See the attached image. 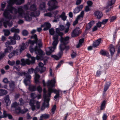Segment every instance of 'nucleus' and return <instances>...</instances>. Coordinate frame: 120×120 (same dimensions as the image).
I'll return each instance as SVG.
<instances>
[{"mask_svg":"<svg viewBox=\"0 0 120 120\" xmlns=\"http://www.w3.org/2000/svg\"><path fill=\"white\" fill-rule=\"evenodd\" d=\"M24 0H9L8 2V5L7 8V10H5L3 13V15L4 17L7 19L10 20L12 19V16L10 14L9 11L15 15L17 14L18 12L19 16L24 18L26 21H30L32 20V15L35 16L39 15V13L38 11L36 15L33 14L32 13L30 17L29 16H25L22 6H20L18 7V10L12 6L15 3L17 5H20L24 3Z\"/></svg>","mask_w":120,"mask_h":120,"instance_id":"nucleus-1","label":"nucleus"},{"mask_svg":"<svg viewBox=\"0 0 120 120\" xmlns=\"http://www.w3.org/2000/svg\"><path fill=\"white\" fill-rule=\"evenodd\" d=\"M56 30L58 35H54L53 36V38L54 41L52 43V45L53 47L47 48L46 49V53L47 55H50L51 53L53 52L56 49V46L59 42L58 40V36H60L61 37L60 38L61 44L60 46L65 48H69V47H66L65 45L69 42L70 37L68 36L64 38L62 36L64 35L63 33L60 32L58 29H56Z\"/></svg>","mask_w":120,"mask_h":120,"instance_id":"nucleus-2","label":"nucleus"},{"mask_svg":"<svg viewBox=\"0 0 120 120\" xmlns=\"http://www.w3.org/2000/svg\"><path fill=\"white\" fill-rule=\"evenodd\" d=\"M30 96L32 98L29 101V104L33 111L37 109H39L40 106V102L38 101H35L34 99L37 97V95L35 93H31Z\"/></svg>","mask_w":120,"mask_h":120,"instance_id":"nucleus-3","label":"nucleus"},{"mask_svg":"<svg viewBox=\"0 0 120 120\" xmlns=\"http://www.w3.org/2000/svg\"><path fill=\"white\" fill-rule=\"evenodd\" d=\"M56 81L54 80H49L47 82V86L48 88V91L50 92V94L54 92L56 94H59V90L55 89H53L52 87L55 86Z\"/></svg>","mask_w":120,"mask_h":120,"instance_id":"nucleus-4","label":"nucleus"},{"mask_svg":"<svg viewBox=\"0 0 120 120\" xmlns=\"http://www.w3.org/2000/svg\"><path fill=\"white\" fill-rule=\"evenodd\" d=\"M30 51L31 53L34 51L36 54H38L40 55V56H36L37 60H39L43 59V56L44 54V52L37 46H36L34 48H32L31 47L30 49Z\"/></svg>","mask_w":120,"mask_h":120,"instance_id":"nucleus-5","label":"nucleus"},{"mask_svg":"<svg viewBox=\"0 0 120 120\" xmlns=\"http://www.w3.org/2000/svg\"><path fill=\"white\" fill-rule=\"evenodd\" d=\"M18 75L19 76H22L23 75L26 77V78L24 80V83L26 85H27L30 82V79L31 78L30 75L28 74L26 72H18L17 73Z\"/></svg>","mask_w":120,"mask_h":120,"instance_id":"nucleus-6","label":"nucleus"},{"mask_svg":"<svg viewBox=\"0 0 120 120\" xmlns=\"http://www.w3.org/2000/svg\"><path fill=\"white\" fill-rule=\"evenodd\" d=\"M37 6L35 4H33L31 5L30 7V10L32 11H33V12H30V14L29 13L28 14V13H27L26 14H25V16L26 15L27 16H29L30 17V15H31V13H32V14L34 15H36L38 13V11L39 12V14L37 16H34V15H32L31 16V18L32 19V16H34V17H36L37 16H38L40 14V12L39 11H35L37 9Z\"/></svg>","mask_w":120,"mask_h":120,"instance_id":"nucleus-7","label":"nucleus"},{"mask_svg":"<svg viewBox=\"0 0 120 120\" xmlns=\"http://www.w3.org/2000/svg\"><path fill=\"white\" fill-rule=\"evenodd\" d=\"M58 3L56 0H52L48 3V5L50 6L48 9L49 11H51L58 8L59 6L57 5Z\"/></svg>","mask_w":120,"mask_h":120,"instance_id":"nucleus-8","label":"nucleus"},{"mask_svg":"<svg viewBox=\"0 0 120 120\" xmlns=\"http://www.w3.org/2000/svg\"><path fill=\"white\" fill-rule=\"evenodd\" d=\"M38 66H37L35 69V73L40 71L41 73L45 71L46 70L45 67L43 66V64L41 62L38 64Z\"/></svg>","mask_w":120,"mask_h":120,"instance_id":"nucleus-9","label":"nucleus"},{"mask_svg":"<svg viewBox=\"0 0 120 120\" xmlns=\"http://www.w3.org/2000/svg\"><path fill=\"white\" fill-rule=\"evenodd\" d=\"M80 33L79 28V27L76 28L72 33L71 36L72 37H75L78 36Z\"/></svg>","mask_w":120,"mask_h":120,"instance_id":"nucleus-10","label":"nucleus"},{"mask_svg":"<svg viewBox=\"0 0 120 120\" xmlns=\"http://www.w3.org/2000/svg\"><path fill=\"white\" fill-rule=\"evenodd\" d=\"M43 98L45 101L47 100H50L49 98L51 97V94L50 92L48 91V92L46 93V91L45 89H44L43 90Z\"/></svg>","mask_w":120,"mask_h":120,"instance_id":"nucleus-11","label":"nucleus"},{"mask_svg":"<svg viewBox=\"0 0 120 120\" xmlns=\"http://www.w3.org/2000/svg\"><path fill=\"white\" fill-rule=\"evenodd\" d=\"M50 100H47L45 101L44 99V101L42 104L41 108V110H43L45 109V107H48L49 106V102Z\"/></svg>","mask_w":120,"mask_h":120,"instance_id":"nucleus-12","label":"nucleus"},{"mask_svg":"<svg viewBox=\"0 0 120 120\" xmlns=\"http://www.w3.org/2000/svg\"><path fill=\"white\" fill-rule=\"evenodd\" d=\"M94 15L98 19H100L103 16L102 13L99 11H95L94 13Z\"/></svg>","mask_w":120,"mask_h":120,"instance_id":"nucleus-13","label":"nucleus"},{"mask_svg":"<svg viewBox=\"0 0 120 120\" xmlns=\"http://www.w3.org/2000/svg\"><path fill=\"white\" fill-rule=\"evenodd\" d=\"M116 0H111L110 2H108V5L107 7L109 8H111V6L115 2ZM111 8L109 9H106V12H108L110 10Z\"/></svg>","mask_w":120,"mask_h":120,"instance_id":"nucleus-14","label":"nucleus"},{"mask_svg":"<svg viewBox=\"0 0 120 120\" xmlns=\"http://www.w3.org/2000/svg\"><path fill=\"white\" fill-rule=\"evenodd\" d=\"M83 6L82 5H81L76 7L75 9L73 12L75 14L79 12V11L82 10L83 8Z\"/></svg>","mask_w":120,"mask_h":120,"instance_id":"nucleus-15","label":"nucleus"},{"mask_svg":"<svg viewBox=\"0 0 120 120\" xmlns=\"http://www.w3.org/2000/svg\"><path fill=\"white\" fill-rule=\"evenodd\" d=\"M21 61L22 62L21 64L23 66H24L26 64H30V62L29 61V59H21Z\"/></svg>","mask_w":120,"mask_h":120,"instance_id":"nucleus-16","label":"nucleus"},{"mask_svg":"<svg viewBox=\"0 0 120 120\" xmlns=\"http://www.w3.org/2000/svg\"><path fill=\"white\" fill-rule=\"evenodd\" d=\"M109 47L111 55L112 56L115 52L114 46L112 44H111L109 45Z\"/></svg>","mask_w":120,"mask_h":120,"instance_id":"nucleus-17","label":"nucleus"},{"mask_svg":"<svg viewBox=\"0 0 120 120\" xmlns=\"http://www.w3.org/2000/svg\"><path fill=\"white\" fill-rule=\"evenodd\" d=\"M4 100L7 106L9 105L11 102L10 100L9 96L8 95H7L5 98Z\"/></svg>","mask_w":120,"mask_h":120,"instance_id":"nucleus-18","label":"nucleus"},{"mask_svg":"<svg viewBox=\"0 0 120 120\" xmlns=\"http://www.w3.org/2000/svg\"><path fill=\"white\" fill-rule=\"evenodd\" d=\"M101 39L100 38L94 42L93 44V47H95L98 46L101 43Z\"/></svg>","mask_w":120,"mask_h":120,"instance_id":"nucleus-19","label":"nucleus"},{"mask_svg":"<svg viewBox=\"0 0 120 120\" xmlns=\"http://www.w3.org/2000/svg\"><path fill=\"white\" fill-rule=\"evenodd\" d=\"M26 45L24 43H22L21 46V47L20 49V52H21L22 51L25 49L28 45V42H26Z\"/></svg>","mask_w":120,"mask_h":120,"instance_id":"nucleus-20","label":"nucleus"},{"mask_svg":"<svg viewBox=\"0 0 120 120\" xmlns=\"http://www.w3.org/2000/svg\"><path fill=\"white\" fill-rule=\"evenodd\" d=\"M9 84L10 90H13L15 87V82L13 81H11L9 82Z\"/></svg>","mask_w":120,"mask_h":120,"instance_id":"nucleus-21","label":"nucleus"},{"mask_svg":"<svg viewBox=\"0 0 120 120\" xmlns=\"http://www.w3.org/2000/svg\"><path fill=\"white\" fill-rule=\"evenodd\" d=\"M13 24V23L12 21L10 22L9 21L4 22H3L4 26L6 28L7 27V25L10 27H11Z\"/></svg>","mask_w":120,"mask_h":120,"instance_id":"nucleus-22","label":"nucleus"},{"mask_svg":"<svg viewBox=\"0 0 120 120\" xmlns=\"http://www.w3.org/2000/svg\"><path fill=\"white\" fill-rule=\"evenodd\" d=\"M13 49V47L12 46L8 47L4 49V53L5 55L7 54L8 53L10 52Z\"/></svg>","mask_w":120,"mask_h":120,"instance_id":"nucleus-23","label":"nucleus"},{"mask_svg":"<svg viewBox=\"0 0 120 120\" xmlns=\"http://www.w3.org/2000/svg\"><path fill=\"white\" fill-rule=\"evenodd\" d=\"M38 72L35 73L34 71L35 76L34 78L35 82V83H39L40 82L39 81V79L40 77V76L38 74H37Z\"/></svg>","mask_w":120,"mask_h":120,"instance_id":"nucleus-24","label":"nucleus"},{"mask_svg":"<svg viewBox=\"0 0 120 120\" xmlns=\"http://www.w3.org/2000/svg\"><path fill=\"white\" fill-rule=\"evenodd\" d=\"M49 115L48 114H42L40 116V119L39 120H43L44 119H46L49 118Z\"/></svg>","mask_w":120,"mask_h":120,"instance_id":"nucleus-25","label":"nucleus"},{"mask_svg":"<svg viewBox=\"0 0 120 120\" xmlns=\"http://www.w3.org/2000/svg\"><path fill=\"white\" fill-rule=\"evenodd\" d=\"M94 22L93 21L90 22L86 26V30H87L90 29L94 24Z\"/></svg>","mask_w":120,"mask_h":120,"instance_id":"nucleus-26","label":"nucleus"},{"mask_svg":"<svg viewBox=\"0 0 120 120\" xmlns=\"http://www.w3.org/2000/svg\"><path fill=\"white\" fill-rule=\"evenodd\" d=\"M44 25L46 27L44 28V30H48L51 27V25L50 23L48 22H45L44 24Z\"/></svg>","mask_w":120,"mask_h":120,"instance_id":"nucleus-27","label":"nucleus"},{"mask_svg":"<svg viewBox=\"0 0 120 120\" xmlns=\"http://www.w3.org/2000/svg\"><path fill=\"white\" fill-rule=\"evenodd\" d=\"M8 38L11 39L10 41V42L11 45H14L16 44V42L15 40L13 37H11V36H9L8 37Z\"/></svg>","mask_w":120,"mask_h":120,"instance_id":"nucleus-28","label":"nucleus"},{"mask_svg":"<svg viewBox=\"0 0 120 120\" xmlns=\"http://www.w3.org/2000/svg\"><path fill=\"white\" fill-rule=\"evenodd\" d=\"M70 24L69 22H67L66 24V28L64 30V32L66 33L68 32L69 30V28L70 27Z\"/></svg>","mask_w":120,"mask_h":120,"instance_id":"nucleus-29","label":"nucleus"},{"mask_svg":"<svg viewBox=\"0 0 120 120\" xmlns=\"http://www.w3.org/2000/svg\"><path fill=\"white\" fill-rule=\"evenodd\" d=\"M84 15V11H82L80 13L79 15L78 16L76 19L78 20L80 19H82Z\"/></svg>","mask_w":120,"mask_h":120,"instance_id":"nucleus-30","label":"nucleus"},{"mask_svg":"<svg viewBox=\"0 0 120 120\" xmlns=\"http://www.w3.org/2000/svg\"><path fill=\"white\" fill-rule=\"evenodd\" d=\"M59 17L62 18L64 21L65 20L67 19V16L65 15V13L64 12H63L62 14L59 15Z\"/></svg>","mask_w":120,"mask_h":120,"instance_id":"nucleus-31","label":"nucleus"},{"mask_svg":"<svg viewBox=\"0 0 120 120\" xmlns=\"http://www.w3.org/2000/svg\"><path fill=\"white\" fill-rule=\"evenodd\" d=\"M84 38H82L80 39L79 41V43L77 45H76V47L79 48L81 46L82 43L84 42Z\"/></svg>","mask_w":120,"mask_h":120,"instance_id":"nucleus-32","label":"nucleus"},{"mask_svg":"<svg viewBox=\"0 0 120 120\" xmlns=\"http://www.w3.org/2000/svg\"><path fill=\"white\" fill-rule=\"evenodd\" d=\"M100 53L102 55L105 56H109V54L108 52L106 51L101 50L100 51Z\"/></svg>","mask_w":120,"mask_h":120,"instance_id":"nucleus-33","label":"nucleus"},{"mask_svg":"<svg viewBox=\"0 0 120 120\" xmlns=\"http://www.w3.org/2000/svg\"><path fill=\"white\" fill-rule=\"evenodd\" d=\"M59 48L60 50V51L59 52L58 54V56L61 57L63 51L65 48L60 46Z\"/></svg>","mask_w":120,"mask_h":120,"instance_id":"nucleus-34","label":"nucleus"},{"mask_svg":"<svg viewBox=\"0 0 120 120\" xmlns=\"http://www.w3.org/2000/svg\"><path fill=\"white\" fill-rule=\"evenodd\" d=\"M44 17H53V14L52 11H50L48 12H46L44 14Z\"/></svg>","mask_w":120,"mask_h":120,"instance_id":"nucleus-35","label":"nucleus"},{"mask_svg":"<svg viewBox=\"0 0 120 120\" xmlns=\"http://www.w3.org/2000/svg\"><path fill=\"white\" fill-rule=\"evenodd\" d=\"M46 7L45 4L44 2L41 3L39 6L40 9L42 10L45 9Z\"/></svg>","mask_w":120,"mask_h":120,"instance_id":"nucleus-36","label":"nucleus"},{"mask_svg":"<svg viewBox=\"0 0 120 120\" xmlns=\"http://www.w3.org/2000/svg\"><path fill=\"white\" fill-rule=\"evenodd\" d=\"M28 42V44L29 43H30V48L31 47L32 48H33V46L34 45L35 43H36V42H35V41H31V40H29L28 42Z\"/></svg>","mask_w":120,"mask_h":120,"instance_id":"nucleus-37","label":"nucleus"},{"mask_svg":"<svg viewBox=\"0 0 120 120\" xmlns=\"http://www.w3.org/2000/svg\"><path fill=\"white\" fill-rule=\"evenodd\" d=\"M37 45L40 48L42 46V43L41 40L40 39L38 41H37L35 42Z\"/></svg>","mask_w":120,"mask_h":120,"instance_id":"nucleus-38","label":"nucleus"},{"mask_svg":"<svg viewBox=\"0 0 120 120\" xmlns=\"http://www.w3.org/2000/svg\"><path fill=\"white\" fill-rule=\"evenodd\" d=\"M56 105H54L52 107L51 110V112L50 114L51 115H53L55 113V112L56 110Z\"/></svg>","mask_w":120,"mask_h":120,"instance_id":"nucleus-39","label":"nucleus"},{"mask_svg":"<svg viewBox=\"0 0 120 120\" xmlns=\"http://www.w3.org/2000/svg\"><path fill=\"white\" fill-rule=\"evenodd\" d=\"M18 104L16 102H15L12 103L11 106V109H15L16 108H17V106L18 105Z\"/></svg>","mask_w":120,"mask_h":120,"instance_id":"nucleus-40","label":"nucleus"},{"mask_svg":"<svg viewBox=\"0 0 120 120\" xmlns=\"http://www.w3.org/2000/svg\"><path fill=\"white\" fill-rule=\"evenodd\" d=\"M7 93V91L0 89V96H2L6 94Z\"/></svg>","mask_w":120,"mask_h":120,"instance_id":"nucleus-41","label":"nucleus"},{"mask_svg":"<svg viewBox=\"0 0 120 120\" xmlns=\"http://www.w3.org/2000/svg\"><path fill=\"white\" fill-rule=\"evenodd\" d=\"M60 18L59 15H58L57 16H54V19L52 21L53 22H56L57 21H59Z\"/></svg>","mask_w":120,"mask_h":120,"instance_id":"nucleus-42","label":"nucleus"},{"mask_svg":"<svg viewBox=\"0 0 120 120\" xmlns=\"http://www.w3.org/2000/svg\"><path fill=\"white\" fill-rule=\"evenodd\" d=\"M58 29L59 31L60 32H62L60 31H63L64 29V27L63 25H61L59 27V28H56V33H57L56 29Z\"/></svg>","mask_w":120,"mask_h":120,"instance_id":"nucleus-43","label":"nucleus"},{"mask_svg":"<svg viewBox=\"0 0 120 120\" xmlns=\"http://www.w3.org/2000/svg\"><path fill=\"white\" fill-rule=\"evenodd\" d=\"M15 109V112L16 113H22V110H21V108L20 107H18Z\"/></svg>","mask_w":120,"mask_h":120,"instance_id":"nucleus-44","label":"nucleus"},{"mask_svg":"<svg viewBox=\"0 0 120 120\" xmlns=\"http://www.w3.org/2000/svg\"><path fill=\"white\" fill-rule=\"evenodd\" d=\"M11 31L12 32H15V33H18L19 32V30L18 29H16L14 27H13L11 28Z\"/></svg>","mask_w":120,"mask_h":120,"instance_id":"nucleus-45","label":"nucleus"},{"mask_svg":"<svg viewBox=\"0 0 120 120\" xmlns=\"http://www.w3.org/2000/svg\"><path fill=\"white\" fill-rule=\"evenodd\" d=\"M29 89L30 90L32 91H35L36 90V86L32 85L30 86Z\"/></svg>","mask_w":120,"mask_h":120,"instance_id":"nucleus-46","label":"nucleus"},{"mask_svg":"<svg viewBox=\"0 0 120 120\" xmlns=\"http://www.w3.org/2000/svg\"><path fill=\"white\" fill-rule=\"evenodd\" d=\"M3 31L4 33V35L6 36H8L10 34V31L8 30H4Z\"/></svg>","mask_w":120,"mask_h":120,"instance_id":"nucleus-47","label":"nucleus"},{"mask_svg":"<svg viewBox=\"0 0 120 120\" xmlns=\"http://www.w3.org/2000/svg\"><path fill=\"white\" fill-rule=\"evenodd\" d=\"M105 101H103V102L101 104V110H102L104 109L105 107Z\"/></svg>","mask_w":120,"mask_h":120,"instance_id":"nucleus-48","label":"nucleus"},{"mask_svg":"<svg viewBox=\"0 0 120 120\" xmlns=\"http://www.w3.org/2000/svg\"><path fill=\"white\" fill-rule=\"evenodd\" d=\"M34 70L35 69H34L33 68H31L30 69H29L28 70V72H26L27 73L29 74H31L33 73V72L34 71Z\"/></svg>","mask_w":120,"mask_h":120,"instance_id":"nucleus-49","label":"nucleus"},{"mask_svg":"<svg viewBox=\"0 0 120 120\" xmlns=\"http://www.w3.org/2000/svg\"><path fill=\"white\" fill-rule=\"evenodd\" d=\"M13 37L15 40H19L20 39V36L16 33H15Z\"/></svg>","mask_w":120,"mask_h":120,"instance_id":"nucleus-50","label":"nucleus"},{"mask_svg":"<svg viewBox=\"0 0 120 120\" xmlns=\"http://www.w3.org/2000/svg\"><path fill=\"white\" fill-rule=\"evenodd\" d=\"M31 39H34V41H35V42H36L38 40L37 35L36 34H35L34 35L32 36L31 37Z\"/></svg>","mask_w":120,"mask_h":120,"instance_id":"nucleus-51","label":"nucleus"},{"mask_svg":"<svg viewBox=\"0 0 120 120\" xmlns=\"http://www.w3.org/2000/svg\"><path fill=\"white\" fill-rule=\"evenodd\" d=\"M49 32L50 34L51 35H53L55 33V31L53 28L50 29L49 30Z\"/></svg>","mask_w":120,"mask_h":120,"instance_id":"nucleus-52","label":"nucleus"},{"mask_svg":"<svg viewBox=\"0 0 120 120\" xmlns=\"http://www.w3.org/2000/svg\"><path fill=\"white\" fill-rule=\"evenodd\" d=\"M31 60H30L29 59V61L30 62V64H33L34 63L35 61V58L34 57H31Z\"/></svg>","mask_w":120,"mask_h":120,"instance_id":"nucleus-53","label":"nucleus"},{"mask_svg":"<svg viewBox=\"0 0 120 120\" xmlns=\"http://www.w3.org/2000/svg\"><path fill=\"white\" fill-rule=\"evenodd\" d=\"M15 62L14 61H11L9 60L8 61V64L12 66L13 65L15 64Z\"/></svg>","mask_w":120,"mask_h":120,"instance_id":"nucleus-54","label":"nucleus"},{"mask_svg":"<svg viewBox=\"0 0 120 120\" xmlns=\"http://www.w3.org/2000/svg\"><path fill=\"white\" fill-rule=\"evenodd\" d=\"M77 55L76 52H73L71 54V56L72 58H75Z\"/></svg>","mask_w":120,"mask_h":120,"instance_id":"nucleus-55","label":"nucleus"},{"mask_svg":"<svg viewBox=\"0 0 120 120\" xmlns=\"http://www.w3.org/2000/svg\"><path fill=\"white\" fill-rule=\"evenodd\" d=\"M28 34V32L26 30H24L22 32V34L24 36H27Z\"/></svg>","mask_w":120,"mask_h":120,"instance_id":"nucleus-56","label":"nucleus"},{"mask_svg":"<svg viewBox=\"0 0 120 120\" xmlns=\"http://www.w3.org/2000/svg\"><path fill=\"white\" fill-rule=\"evenodd\" d=\"M37 89L39 93H40L42 92V88L40 86H38L37 87Z\"/></svg>","mask_w":120,"mask_h":120,"instance_id":"nucleus-57","label":"nucleus"},{"mask_svg":"<svg viewBox=\"0 0 120 120\" xmlns=\"http://www.w3.org/2000/svg\"><path fill=\"white\" fill-rule=\"evenodd\" d=\"M101 71L100 70L97 71L96 72V76H99L101 74Z\"/></svg>","mask_w":120,"mask_h":120,"instance_id":"nucleus-58","label":"nucleus"},{"mask_svg":"<svg viewBox=\"0 0 120 120\" xmlns=\"http://www.w3.org/2000/svg\"><path fill=\"white\" fill-rule=\"evenodd\" d=\"M18 49H16L15 50H14L12 52L14 54L15 56L16 55H18Z\"/></svg>","mask_w":120,"mask_h":120,"instance_id":"nucleus-59","label":"nucleus"},{"mask_svg":"<svg viewBox=\"0 0 120 120\" xmlns=\"http://www.w3.org/2000/svg\"><path fill=\"white\" fill-rule=\"evenodd\" d=\"M15 56L13 52H11L9 54L8 56L10 59L11 58Z\"/></svg>","mask_w":120,"mask_h":120,"instance_id":"nucleus-60","label":"nucleus"},{"mask_svg":"<svg viewBox=\"0 0 120 120\" xmlns=\"http://www.w3.org/2000/svg\"><path fill=\"white\" fill-rule=\"evenodd\" d=\"M2 81L4 83H8L9 82L8 79L6 78L3 79Z\"/></svg>","mask_w":120,"mask_h":120,"instance_id":"nucleus-61","label":"nucleus"},{"mask_svg":"<svg viewBox=\"0 0 120 120\" xmlns=\"http://www.w3.org/2000/svg\"><path fill=\"white\" fill-rule=\"evenodd\" d=\"M14 69H15L17 71H19L20 68V67L18 65H16L14 66Z\"/></svg>","mask_w":120,"mask_h":120,"instance_id":"nucleus-62","label":"nucleus"},{"mask_svg":"<svg viewBox=\"0 0 120 120\" xmlns=\"http://www.w3.org/2000/svg\"><path fill=\"white\" fill-rule=\"evenodd\" d=\"M19 101L20 102V105H23L24 103V101L22 98L20 99Z\"/></svg>","mask_w":120,"mask_h":120,"instance_id":"nucleus-63","label":"nucleus"},{"mask_svg":"<svg viewBox=\"0 0 120 120\" xmlns=\"http://www.w3.org/2000/svg\"><path fill=\"white\" fill-rule=\"evenodd\" d=\"M59 11H52V13L53 15L54 14V16L56 15L58 13Z\"/></svg>","mask_w":120,"mask_h":120,"instance_id":"nucleus-64","label":"nucleus"}]
</instances>
